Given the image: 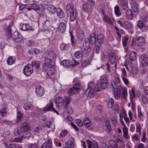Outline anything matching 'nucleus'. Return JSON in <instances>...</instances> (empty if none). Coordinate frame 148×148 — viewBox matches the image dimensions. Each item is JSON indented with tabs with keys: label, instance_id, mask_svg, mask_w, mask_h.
I'll return each mask as SVG.
<instances>
[{
	"label": "nucleus",
	"instance_id": "obj_1",
	"mask_svg": "<svg viewBox=\"0 0 148 148\" xmlns=\"http://www.w3.org/2000/svg\"><path fill=\"white\" fill-rule=\"evenodd\" d=\"M12 25V23H10L8 26L4 27V29L5 32V34L9 38L12 37V39L16 42H20L22 40L21 35L18 32H15L11 35V31L10 26Z\"/></svg>",
	"mask_w": 148,
	"mask_h": 148
},
{
	"label": "nucleus",
	"instance_id": "obj_2",
	"mask_svg": "<svg viewBox=\"0 0 148 148\" xmlns=\"http://www.w3.org/2000/svg\"><path fill=\"white\" fill-rule=\"evenodd\" d=\"M94 82H91L88 84V86L86 91V94L88 96L91 97L94 94V89L95 91H99L101 89L100 83H98L94 87Z\"/></svg>",
	"mask_w": 148,
	"mask_h": 148
},
{
	"label": "nucleus",
	"instance_id": "obj_3",
	"mask_svg": "<svg viewBox=\"0 0 148 148\" xmlns=\"http://www.w3.org/2000/svg\"><path fill=\"white\" fill-rule=\"evenodd\" d=\"M56 58V54L53 50L51 49L47 50V53L45 57V62L46 65H49L53 63Z\"/></svg>",
	"mask_w": 148,
	"mask_h": 148
},
{
	"label": "nucleus",
	"instance_id": "obj_4",
	"mask_svg": "<svg viewBox=\"0 0 148 148\" xmlns=\"http://www.w3.org/2000/svg\"><path fill=\"white\" fill-rule=\"evenodd\" d=\"M56 107L59 109L60 107L64 105L67 106L70 101V98L68 97H65L64 99L59 97H56L55 101Z\"/></svg>",
	"mask_w": 148,
	"mask_h": 148
},
{
	"label": "nucleus",
	"instance_id": "obj_5",
	"mask_svg": "<svg viewBox=\"0 0 148 148\" xmlns=\"http://www.w3.org/2000/svg\"><path fill=\"white\" fill-rule=\"evenodd\" d=\"M135 42V45L138 46H143L145 43V41L143 36H138L135 39H133L132 45L133 46Z\"/></svg>",
	"mask_w": 148,
	"mask_h": 148
},
{
	"label": "nucleus",
	"instance_id": "obj_6",
	"mask_svg": "<svg viewBox=\"0 0 148 148\" xmlns=\"http://www.w3.org/2000/svg\"><path fill=\"white\" fill-rule=\"evenodd\" d=\"M33 72V69L31 65L25 66L23 69V73L26 76H29Z\"/></svg>",
	"mask_w": 148,
	"mask_h": 148
},
{
	"label": "nucleus",
	"instance_id": "obj_7",
	"mask_svg": "<svg viewBox=\"0 0 148 148\" xmlns=\"http://www.w3.org/2000/svg\"><path fill=\"white\" fill-rule=\"evenodd\" d=\"M79 84L78 83H75L74 86L71 88L68 91V93L69 95H71L73 94H76L79 90Z\"/></svg>",
	"mask_w": 148,
	"mask_h": 148
},
{
	"label": "nucleus",
	"instance_id": "obj_8",
	"mask_svg": "<svg viewBox=\"0 0 148 148\" xmlns=\"http://www.w3.org/2000/svg\"><path fill=\"white\" fill-rule=\"evenodd\" d=\"M35 92L37 95L41 96L44 93L45 90L42 87L38 85L36 86Z\"/></svg>",
	"mask_w": 148,
	"mask_h": 148
},
{
	"label": "nucleus",
	"instance_id": "obj_9",
	"mask_svg": "<svg viewBox=\"0 0 148 148\" xmlns=\"http://www.w3.org/2000/svg\"><path fill=\"white\" fill-rule=\"evenodd\" d=\"M48 65H46V64L44 65L42 68L43 70L44 71L47 72V75L51 76L53 75L55 72V70L53 68H48L47 66Z\"/></svg>",
	"mask_w": 148,
	"mask_h": 148
},
{
	"label": "nucleus",
	"instance_id": "obj_10",
	"mask_svg": "<svg viewBox=\"0 0 148 148\" xmlns=\"http://www.w3.org/2000/svg\"><path fill=\"white\" fill-rule=\"evenodd\" d=\"M68 14L70 16V21H74L78 15V12L76 10H74Z\"/></svg>",
	"mask_w": 148,
	"mask_h": 148
},
{
	"label": "nucleus",
	"instance_id": "obj_11",
	"mask_svg": "<svg viewBox=\"0 0 148 148\" xmlns=\"http://www.w3.org/2000/svg\"><path fill=\"white\" fill-rule=\"evenodd\" d=\"M87 145L88 148H99L98 145L95 141L91 142L89 140H87Z\"/></svg>",
	"mask_w": 148,
	"mask_h": 148
},
{
	"label": "nucleus",
	"instance_id": "obj_12",
	"mask_svg": "<svg viewBox=\"0 0 148 148\" xmlns=\"http://www.w3.org/2000/svg\"><path fill=\"white\" fill-rule=\"evenodd\" d=\"M120 81V80L119 78L117 77H115L114 80L112 81L111 83L112 88L116 89L117 88V85L119 84Z\"/></svg>",
	"mask_w": 148,
	"mask_h": 148
},
{
	"label": "nucleus",
	"instance_id": "obj_13",
	"mask_svg": "<svg viewBox=\"0 0 148 148\" xmlns=\"http://www.w3.org/2000/svg\"><path fill=\"white\" fill-rule=\"evenodd\" d=\"M43 110L45 112L48 111H54L57 114H59V113L57 112L56 110H55L53 108L52 103H51L49 105L45 107L43 109Z\"/></svg>",
	"mask_w": 148,
	"mask_h": 148
},
{
	"label": "nucleus",
	"instance_id": "obj_14",
	"mask_svg": "<svg viewBox=\"0 0 148 148\" xmlns=\"http://www.w3.org/2000/svg\"><path fill=\"white\" fill-rule=\"evenodd\" d=\"M30 129L29 124L26 122L23 123L20 128L21 131V132L29 131Z\"/></svg>",
	"mask_w": 148,
	"mask_h": 148
},
{
	"label": "nucleus",
	"instance_id": "obj_15",
	"mask_svg": "<svg viewBox=\"0 0 148 148\" xmlns=\"http://www.w3.org/2000/svg\"><path fill=\"white\" fill-rule=\"evenodd\" d=\"M75 142V140L74 138L72 137L71 138V140L65 143V145L66 147L68 148H73L74 147V143Z\"/></svg>",
	"mask_w": 148,
	"mask_h": 148
},
{
	"label": "nucleus",
	"instance_id": "obj_16",
	"mask_svg": "<svg viewBox=\"0 0 148 148\" xmlns=\"http://www.w3.org/2000/svg\"><path fill=\"white\" fill-rule=\"evenodd\" d=\"M52 143L51 140H49L44 143L42 145L41 148H52Z\"/></svg>",
	"mask_w": 148,
	"mask_h": 148
},
{
	"label": "nucleus",
	"instance_id": "obj_17",
	"mask_svg": "<svg viewBox=\"0 0 148 148\" xmlns=\"http://www.w3.org/2000/svg\"><path fill=\"white\" fill-rule=\"evenodd\" d=\"M62 64L66 68L70 67L73 65L72 62L68 60H63L62 62Z\"/></svg>",
	"mask_w": 148,
	"mask_h": 148
},
{
	"label": "nucleus",
	"instance_id": "obj_18",
	"mask_svg": "<svg viewBox=\"0 0 148 148\" xmlns=\"http://www.w3.org/2000/svg\"><path fill=\"white\" fill-rule=\"evenodd\" d=\"M96 41V35L93 33H91L90 36L89 42L91 45L95 44Z\"/></svg>",
	"mask_w": 148,
	"mask_h": 148
},
{
	"label": "nucleus",
	"instance_id": "obj_19",
	"mask_svg": "<svg viewBox=\"0 0 148 148\" xmlns=\"http://www.w3.org/2000/svg\"><path fill=\"white\" fill-rule=\"evenodd\" d=\"M31 135V133L29 132L28 131H24L22 132L21 131L20 136L21 138H25L26 137H29Z\"/></svg>",
	"mask_w": 148,
	"mask_h": 148
},
{
	"label": "nucleus",
	"instance_id": "obj_20",
	"mask_svg": "<svg viewBox=\"0 0 148 148\" xmlns=\"http://www.w3.org/2000/svg\"><path fill=\"white\" fill-rule=\"evenodd\" d=\"M113 90L114 91V95L115 97L116 98H118V97H119L121 95V87L118 86L116 89L113 88Z\"/></svg>",
	"mask_w": 148,
	"mask_h": 148
},
{
	"label": "nucleus",
	"instance_id": "obj_21",
	"mask_svg": "<svg viewBox=\"0 0 148 148\" xmlns=\"http://www.w3.org/2000/svg\"><path fill=\"white\" fill-rule=\"evenodd\" d=\"M66 26L65 24L63 22H62L59 24L58 26V29L60 33H62L65 31Z\"/></svg>",
	"mask_w": 148,
	"mask_h": 148
},
{
	"label": "nucleus",
	"instance_id": "obj_22",
	"mask_svg": "<svg viewBox=\"0 0 148 148\" xmlns=\"http://www.w3.org/2000/svg\"><path fill=\"white\" fill-rule=\"evenodd\" d=\"M120 4L123 10L125 11L128 8V2L126 0H120Z\"/></svg>",
	"mask_w": 148,
	"mask_h": 148
},
{
	"label": "nucleus",
	"instance_id": "obj_23",
	"mask_svg": "<svg viewBox=\"0 0 148 148\" xmlns=\"http://www.w3.org/2000/svg\"><path fill=\"white\" fill-rule=\"evenodd\" d=\"M126 16L127 18L129 20H131L133 18V14L130 9H127L126 12Z\"/></svg>",
	"mask_w": 148,
	"mask_h": 148
},
{
	"label": "nucleus",
	"instance_id": "obj_24",
	"mask_svg": "<svg viewBox=\"0 0 148 148\" xmlns=\"http://www.w3.org/2000/svg\"><path fill=\"white\" fill-rule=\"evenodd\" d=\"M97 39L98 43L100 45L102 44L104 41L103 36L101 33L97 35Z\"/></svg>",
	"mask_w": 148,
	"mask_h": 148
},
{
	"label": "nucleus",
	"instance_id": "obj_25",
	"mask_svg": "<svg viewBox=\"0 0 148 148\" xmlns=\"http://www.w3.org/2000/svg\"><path fill=\"white\" fill-rule=\"evenodd\" d=\"M74 10H76L74 8L73 5L71 3H69L67 5L66 7V10L68 14L72 12Z\"/></svg>",
	"mask_w": 148,
	"mask_h": 148
},
{
	"label": "nucleus",
	"instance_id": "obj_26",
	"mask_svg": "<svg viewBox=\"0 0 148 148\" xmlns=\"http://www.w3.org/2000/svg\"><path fill=\"white\" fill-rule=\"evenodd\" d=\"M48 10L51 14H53L57 12V8L53 5H50L47 8Z\"/></svg>",
	"mask_w": 148,
	"mask_h": 148
},
{
	"label": "nucleus",
	"instance_id": "obj_27",
	"mask_svg": "<svg viewBox=\"0 0 148 148\" xmlns=\"http://www.w3.org/2000/svg\"><path fill=\"white\" fill-rule=\"evenodd\" d=\"M123 136L124 138L128 139L129 138L128 130L126 127H123L122 129Z\"/></svg>",
	"mask_w": 148,
	"mask_h": 148
},
{
	"label": "nucleus",
	"instance_id": "obj_28",
	"mask_svg": "<svg viewBox=\"0 0 148 148\" xmlns=\"http://www.w3.org/2000/svg\"><path fill=\"white\" fill-rule=\"evenodd\" d=\"M109 59L110 63L113 64L114 63L115 61V57L112 53H110L109 54Z\"/></svg>",
	"mask_w": 148,
	"mask_h": 148
},
{
	"label": "nucleus",
	"instance_id": "obj_29",
	"mask_svg": "<svg viewBox=\"0 0 148 148\" xmlns=\"http://www.w3.org/2000/svg\"><path fill=\"white\" fill-rule=\"evenodd\" d=\"M121 90H122L121 94V96L125 100H126L127 95V90L125 88L122 87L121 88Z\"/></svg>",
	"mask_w": 148,
	"mask_h": 148
},
{
	"label": "nucleus",
	"instance_id": "obj_30",
	"mask_svg": "<svg viewBox=\"0 0 148 148\" xmlns=\"http://www.w3.org/2000/svg\"><path fill=\"white\" fill-rule=\"evenodd\" d=\"M15 61L14 56H10L7 60V63L8 65H11L14 63Z\"/></svg>",
	"mask_w": 148,
	"mask_h": 148
},
{
	"label": "nucleus",
	"instance_id": "obj_31",
	"mask_svg": "<svg viewBox=\"0 0 148 148\" xmlns=\"http://www.w3.org/2000/svg\"><path fill=\"white\" fill-rule=\"evenodd\" d=\"M57 16L60 18H62L64 17L65 14L63 11L60 8H57Z\"/></svg>",
	"mask_w": 148,
	"mask_h": 148
},
{
	"label": "nucleus",
	"instance_id": "obj_32",
	"mask_svg": "<svg viewBox=\"0 0 148 148\" xmlns=\"http://www.w3.org/2000/svg\"><path fill=\"white\" fill-rule=\"evenodd\" d=\"M83 55V52L82 51H76L74 53L75 57L79 59L82 58Z\"/></svg>",
	"mask_w": 148,
	"mask_h": 148
},
{
	"label": "nucleus",
	"instance_id": "obj_33",
	"mask_svg": "<svg viewBox=\"0 0 148 148\" xmlns=\"http://www.w3.org/2000/svg\"><path fill=\"white\" fill-rule=\"evenodd\" d=\"M114 12L115 14L117 16H120L121 14V12L119 10V5H117L114 7Z\"/></svg>",
	"mask_w": 148,
	"mask_h": 148
},
{
	"label": "nucleus",
	"instance_id": "obj_34",
	"mask_svg": "<svg viewBox=\"0 0 148 148\" xmlns=\"http://www.w3.org/2000/svg\"><path fill=\"white\" fill-rule=\"evenodd\" d=\"M33 67H34L36 69H38L40 67V63L38 61H33L32 63V65Z\"/></svg>",
	"mask_w": 148,
	"mask_h": 148
},
{
	"label": "nucleus",
	"instance_id": "obj_35",
	"mask_svg": "<svg viewBox=\"0 0 148 148\" xmlns=\"http://www.w3.org/2000/svg\"><path fill=\"white\" fill-rule=\"evenodd\" d=\"M84 122L85 125L88 128L91 125V124L89 119L87 118H85L84 119Z\"/></svg>",
	"mask_w": 148,
	"mask_h": 148
},
{
	"label": "nucleus",
	"instance_id": "obj_36",
	"mask_svg": "<svg viewBox=\"0 0 148 148\" xmlns=\"http://www.w3.org/2000/svg\"><path fill=\"white\" fill-rule=\"evenodd\" d=\"M136 58V54L134 51H132L130 53V59L132 61H135Z\"/></svg>",
	"mask_w": 148,
	"mask_h": 148
},
{
	"label": "nucleus",
	"instance_id": "obj_37",
	"mask_svg": "<svg viewBox=\"0 0 148 148\" xmlns=\"http://www.w3.org/2000/svg\"><path fill=\"white\" fill-rule=\"evenodd\" d=\"M39 9L38 5L35 4H32L30 6V8H27L28 10H30L31 9L35 11H37Z\"/></svg>",
	"mask_w": 148,
	"mask_h": 148
},
{
	"label": "nucleus",
	"instance_id": "obj_38",
	"mask_svg": "<svg viewBox=\"0 0 148 148\" xmlns=\"http://www.w3.org/2000/svg\"><path fill=\"white\" fill-rule=\"evenodd\" d=\"M141 64L144 67H145L148 65V57H145L143 60Z\"/></svg>",
	"mask_w": 148,
	"mask_h": 148
},
{
	"label": "nucleus",
	"instance_id": "obj_39",
	"mask_svg": "<svg viewBox=\"0 0 148 148\" xmlns=\"http://www.w3.org/2000/svg\"><path fill=\"white\" fill-rule=\"evenodd\" d=\"M29 52H31L32 55H35L39 54L40 52V51L38 49L34 48L30 51L29 50Z\"/></svg>",
	"mask_w": 148,
	"mask_h": 148
},
{
	"label": "nucleus",
	"instance_id": "obj_40",
	"mask_svg": "<svg viewBox=\"0 0 148 148\" xmlns=\"http://www.w3.org/2000/svg\"><path fill=\"white\" fill-rule=\"evenodd\" d=\"M32 107V103L31 102H27L25 104L23 108L25 110H28Z\"/></svg>",
	"mask_w": 148,
	"mask_h": 148
},
{
	"label": "nucleus",
	"instance_id": "obj_41",
	"mask_svg": "<svg viewBox=\"0 0 148 148\" xmlns=\"http://www.w3.org/2000/svg\"><path fill=\"white\" fill-rule=\"evenodd\" d=\"M124 26L127 29H130L132 28V25L131 23L127 21L124 22Z\"/></svg>",
	"mask_w": 148,
	"mask_h": 148
},
{
	"label": "nucleus",
	"instance_id": "obj_42",
	"mask_svg": "<svg viewBox=\"0 0 148 148\" xmlns=\"http://www.w3.org/2000/svg\"><path fill=\"white\" fill-rule=\"evenodd\" d=\"M137 24L138 26L140 29H142L144 27H145V24L141 21H138L137 22Z\"/></svg>",
	"mask_w": 148,
	"mask_h": 148
},
{
	"label": "nucleus",
	"instance_id": "obj_43",
	"mask_svg": "<svg viewBox=\"0 0 148 148\" xmlns=\"http://www.w3.org/2000/svg\"><path fill=\"white\" fill-rule=\"evenodd\" d=\"M100 45L99 44H97V43L95 44L94 49L97 53H99L101 50Z\"/></svg>",
	"mask_w": 148,
	"mask_h": 148
},
{
	"label": "nucleus",
	"instance_id": "obj_44",
	"mask_svg": "<svg viewBox=\"0 0 148 148\" xmlns=\"http://www.w3.org/2000/svg\"><path fill=\"white\" fill-rule=\"evenodd\" d=\"M142 18L143 19V23L145 24V26L146 24H148V15L143 16L142 17Z\"/></svg>",
	"mask_w": 148,
	"mask_h": 148
},
{
	"label": "nucleus",
	"instance_id": "obj_45",
	"mask_svg": "<svg viewBox=\"0 0 148 148\" xmlns=\"http://www.w3.org/2000/svg\"><path fill=\"white\" fill-rule=\"evenodd\" d=\"M110 144V146H111L112 147H114L116 148H117V143L116 141H115L114 140H111L109 142Z\"/></svg>",
	"mask_w": 148,
	"mask_h": 148
},
{
	"label": "nucleus",
	"instance_id": "obj_46",
	"mask_svg": "<svg viewBox=\"0 0 148 148\" xmlns=\"http://www.w3.org/2000/svg\"><path fill=\"white\" fill-rule=\"evenodd\" d=\"M129 93L131 99H132V98H134L135 97V91L134 88H131V91H129Z\"/></svg>",
	"mask_w": 148,
	"mask_h": 148
},
{
	"label": "nucleus",
	"instance_id": "obj_47",
	"mask_svg": "<svg viewBox=\"0 0 148 148\" xmlns=\"http://www.w3.org/2000/svg\"><path fill=\"white\" fill-rule=\"evenodd\" d=\"M65 107L64 108L67 112L69 114H72L73 113V110L70 106H67L65 105Z\"/></svg>",
	"mask_w": 148,
	"mask_h": 148
},
{
	"label": "nucleus",
	"instance_id": "obj_48",
	"mask_svg": "<svg viewBox=\"0 0 148 148\" xmlns=\"http://www.w3.org/2000/svg\"><path fill=\"white\" fill-rule=\"evenodd\" d=\"M104 19L105 21L108 23L110 24H111L112 23V21L109 19L108 16H105L104 17Z\"/></svg>",
	"mask_w": 148,
	"mask_h": 148
},
{
	"label": "nucleus",
	"instance_id": "obj_49",
	"mask_svg": "<svg viewBox=\"0 0 148 148\" xmlns=\"http://www.w3.org/2000/svg\"><path fill=\"white\" fill-rule=\"evenodd\" d=\"M119 105L118 104H116L112 108L113 110L118 112L119 110Z\"/></svg>",
	"mask_w": 148,
	"mask_h": 148
},
{
	"label": "nucleus",
	"instance_id": "obj_50",
	"mask_svg": "<svg viewBox=\"0 0 148 148\" xmlns=\"http://www.w3.org/2000/svg\"><path fill=\"white\" fill-rule=\"evenodd\" d=\"M128 40V38L127 37H124L123 40H122V43L124 47L127 46Z\"/></svg>",
	"mask_w": 148,
	"mask_h": 148
},
{
	"label": "nucleus",
	"instance_id": "obj_51",
	"mask_svg": "<svg viewBox=\"0 0 148 148\" xmlns=\"http://www.w3.org/2000/svg\"><path fill=\"white\" fill-rule=\"evenodd\" d=\"M142 101L143 103L145 104H147L148 102V100L146 96L144 95L142 96Z\"/></svg>",
	"mask_w": 148,
	"mask_h": 148
},
{
	"label": "nucleus",
	"instance_id": "obj_52",
	"mask_svg": "<svg viewBox=\"0 0 148 148\" xmlns=\"http://www.w3.org/2000/svg\"><path fill=\"white\" fill-rule=\"evenodd\" d=\"M89 7L88 3H85L82 6V9L84 11L86 12Z\"/></svg>",
	"mask_w": 148,
	"mask_h": 148
},
{
	"label": "nucleus",
	"instance_id": "obj_53",
	"mask_svg": "<svg viewBox=\"0 0 148 148\" xmlns=\"http://www.w3.org/2000/svg\"><path fill=\"white\" fill-rule=\"evenodd\" d=\"M7 110L6 108H4L1 110V115L4 116L7 114Z\"/></svg>",
	"mask_w": 148,
	"mask_h": 148
},
{
	"label": "nucleus",
	"instance_id": "obj_54",
	"mask_svg": "<svg viewBox=\"0 0 148 148\" xmlns=\"http://www.w3.org/2000/svg\"><path fill=\"white\" fill-rule=\"evenodd\" d=\"M67 131L66 130H62L60 134V136L62 137H64L67 135Z\"/></svg>",
	"mask_w": 148,
	"mask_h": 148
},
{
	"label": "nucleus",
	"instance_id": "obj_55",
	"mask_svg": "<svg viewBox=\"0 0 148 148\" xmlns=\"http://www.w3.org/2000/svg\"><path fill=\"white\" fill-rule=\"evenodd\" d=\"M60 47L61 49L66 50L68 48V45L62 43L60 44Z\"/></svg>",
	"mask_w": 148,
	"mask_h": 148
},
{
	"label": "nucleus",
	"instance_id": "obj_56",
	"mask_svg": "<svg viewBox=\"0 0 148 148\" xmlns=\"http://www.w3.org/2000/svg\"><path fill=\"white\" fill-rule=\"evenodd\" d=\"M21 130L19 128L15 129L13 132V134L14 136H17L20 134Z\"/></svg>",
	"mask_w": 148,
	"mask_h": 148
},
{
	"label": "nucleus",
	"instance_id": "obj_57",
	"mask_svg": "<svg viewBox=\"0 0 148 148\" xmlns=\"http://www.w3.org/2000/svg\"><path fill=\"white\" fill-rule=\"evenodd\" d=\"M112 124L116 125L117 124V118L116 117H113L112 119Z\"/></svg>",
	"mask_w": 148,
	"mask_h": 148
},
{
	"label": "nucleus",
	"instance_id": "obj_58",
	"mask_svg": "<svg viewBox=\"0 0 148 148\" xmlns=\"http://www.w3.org/2000/svg\"><path fill=\"white\" fill-rule=\"evenodd\" d=\"M132 9L134 12L136 13H138L139 11V8L136 5H134Z\"/></svg>",
	"mask_w": 148,
	"mask_h": 148
},
{
	"label": "nucleus",
	"instance_id": "obj_59",
	"mask_svg": "<svg viewBox=\"0 0 148 148\" xmlns=\"http://www.w3.org/2000/svg\"><path fill=\"white\" fill-rule=\"evenodd\" d=\"M76 121L78 126L80 127H82L83 126V123L80 119H77L76 120Z\"/></svg>",
	"mask_w": 148,
	"mask_h": 148
},
{
	"label": "nucleus",
	"instance_id": "obj_60",
	"mask_svg": "<svg viewBox=\"0 0 148 148\" xmlns=\"http://www.w3.org/2000/svg\"><path fill=\"white\" fill-rule=\"evenodd\" d=\"M100 85L101 88L103 89H106L107 86V83H105L104 82H101Z\"/></svg>",
	"mask_w": 148,
	"mask_h": 148
},
{
	"label": "nucleus",
	"instance_id": "obj_61",
	"mask_svg": "<svg viewBox=\"0 0 148 148\" xmlns=\"http://www.w3.org/2000/svg\"><path fill=\"white\" fill-rule=\"evenodd\" d=\"M136 132L141 134V130L139 123L136 125Z\"/></svg>",
	"mask_w": 148,
	"mask_h": 148
},
{
	"label": "nucleus",
	"instance_id": "obj_62",
	"mask_svg": "<svg viewBox=\"0 0 148 148\" xmlns=\"http://www.w3.org/2000/svg\"><path fill=\"white\" fill-rule=\"evenodd\" d=\"M23 114L20 112H17V119L18 121H19L22 118Z\"/></svg>",
	"mask_w": 148,
	"mask_h": 148
},
{
	"label": "nucleus",
	"instance_id": "obj_63",
	"mask_svg": "<svg viewBox=\"0 0 148 148\" xmlns=\"http://www.w3.org/2000/svg\"><path fill=\"white\" fill-rule=\"evenodd\" d=\"M106 127H107V129L109 130L110 131L111 130V126L110 124L108 121H107L106 122Z\"/></svg>",
	"mask_w": 148,
	"mask_h": 148
},
{
	"label": "nucleus",
	"instance_id": "obj_64",
	"mask_svg": "<svg viewBox=\"0 0 148 148\" xmlns=\"http://www.w3.org/2000/svg\"><path fill=\"white\" fill-rule=\"evenodd\" d=\"M141 140L143 142H145L146 140V134L145 132H143V135L141 138Z\"/></svg>",
	"mask_w": 148,
	"mask_h": 148
}]
</instances>
